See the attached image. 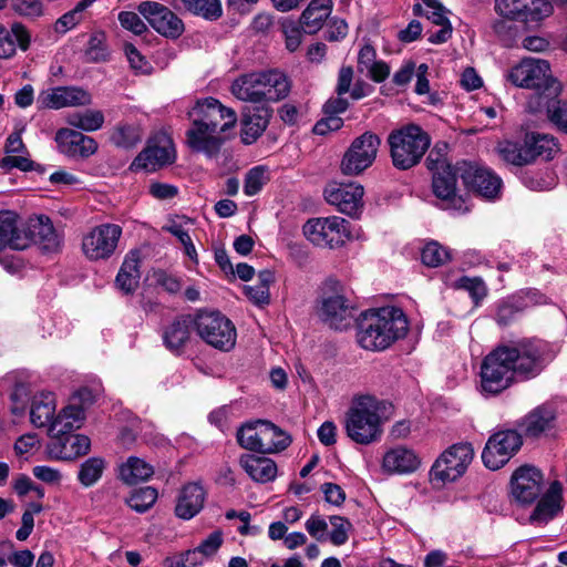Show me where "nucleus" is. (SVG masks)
<instances>
[{
	"instance_id": "obj_1",
	"label": "nucleus",
	"mask_w": 567,
	"mask_h": 567,
	"mask_svg": "<svg viewBox=\"0 0 567 567\" xmlns=\"http://www.w3.org/2000/svg\"><path fill=\"white\" fill-rule=\"evenodd\" d=\"M55 394L42 391L38 398V427H45L51 439L47 446L50 457L74 460L85 455L91 447L86 435L72 434L82 426L85 413L80 405H68L55 415Z\"/></svg>"
},
{
	"instance_id": "obj_2",
	"label": "nucleus",
	"mask_w": 567,
	"mask_h": 567,
	"mask_svg": "<svg viewBox=\"0 0 567 567\" xmlns=\"http://www.w3.org/2000/svg\"><path fill=\"white\" fill-rule=\"evenodd\" d=\"M187 118L192 123L186 131L187 145L192 151L204 153L209 158L218 155L226 140L221 134H226L237 124L236 112L215 97L197 100L187 111Z\"/></svg>"
},
{
	"instance_id": "obj_3",
	"label": "nucleus",
	"mask_w": 567,
	"mask_h": 567,
	"mask_svg": "<svg viewBox=\"0 0 567 567\" xmlns=\"http://www.w3.org/2000/svg\"><path fill=\"white\" fill-rule=\"evenodd\" d=\"M409 322L400 308L386 307L363 315L358 327V342L367 350L381 351L403 338Z\"/></svg>"
},
{
	"instance_id": "obj_4",
	"label": "nucleus",
	"mask_w": 567,
	"mask_h": 567,
	"mask_svg": "<svg viewBox=\"0 0 567 567\" xmlns=\"http://www.w3.org/2000/svg\"><path fill=\"white\" fill-rule=\"evenodd\" d=\"M507 79L516 86L533 90L527 99L530 112H538L560 93V84L551 76L549 63L545 60L523 59L511 69Z\"/></svg>"
},
{
	"instance_id": "obj_5",
	"label": "nucleus",
	"mask_w": 567,
	"mask_h": 567,
	"mask_svg": "<svg viewBox=\"0 0 567 567\" xmlns=\"http://www.w3.org/2000/svg\"><path fill=\"white\" fill-rule=\"evenodd\" d=\"M290 90L291 81L277 69L243 74L230 87L233 95L238 100L261 105L286 99Z\"/></svg>"
},
{
	"instance_id": "obj_6",
	"label": "nucleus",
	"mask_w": 567,
	"mask_h": 567,
	"mask_svg": "<svg viewBox=\"0 0 567 567\" xmlns=\"http://www.w3.org/2000/svg\"><path fill=\"white\" fill-rule=\"evenodd\" d=\"M385 402L372 395L355 398L346 415L348 436L358 444L368 445L382 434V412Z\"/></svg>"
},
{
	"instance_id": "obj_7",
	"label": "nucleus",
	"mask_w": 567,
	"mask_h": 567,
	"mask_svg": "<svg viewBox=\"0 0 567 567\" xmlns=\"http://www.w3.org/2000/svg\"><path fill=\"white\" fill-rule=\"evenodd\" d=\"M393 166L410 169L417 165L430 147V135L419 125L409 124L392 131L388 136Z\"/></svg>"
},
{
	"instance_id": "obj_8",
	"label": "nucleus",
	"mask_w": 567,
	"mask_h": 567,
	"mask_svg": "<svg viewBox=\"0 0 567 567\" xmlns=\"http://www.w3.org/2000/svg\"><path fill=\"white\" fill-rule=\"evenodd\" d=\"M426 167L432 172L434 195L442 200L445 209L466 212L465 202L456 194V181L460 177L457 164L452 166L440 152L432 150L426 157Z\"/></svg>"
},
{
	"instance_id": "obj_9",
	"label": "nucleus",
	"mask_w": 567,
	"mask_h": 567,
	"mask_svg": "<svg viewBox=\"0 0 567 567\" xmlns=\"http://www.w3.org/2000/svg\"><path fill=\"white\" fill-rule=\"evenodd\" d=\"M506 353L515 374L523 379L538 375L554 358L549 346L540 340H524L514 347H506Z\"/></svg>"
},
{
	"instance_id": "obj_10",
	"label": "nucleus",
	"mask_w": 567,
	"mask_h": 567,
	"mask_svg": "<svg viewBox=\"0 0 567 567\" xmlns=\"http://www.w3.org/2000/svg\"><path fill=\"white\" fill-rule=\"evenodd\" d=\"M514 368L506 353V346L489 352L481 364V389L486 394H498L511 386L515 378Z\"/></svg>"
},
{
	"instance_id": "obj_11",
	"label": "nucleus",
	"mask_w": 567,
	"mask_h": 567,
	"mask_svg": "<svg viewBox=\"0 0 567 567\" xmlns=\"http://www.w3.org/2000/svg\"><path fill=\"white\" fill-rule=\"evenodd\" d=\"M196 331L209 346L229 351L236 344V328L234 323L218 311L199 312L196 317Z\"/></svg>"
},
{
	"instance_id": "obj_12",
	"label": "nucleus",
	"mask_w": 567,
	"mask_h": 567,
	"mask_svg": "<svg viewBox=\"0 0 567 567\" xmlns=\"http://www.w3.org/2000/svg\"><path fill=\"white\" fill-rule=\"evenodd\" d=\"M123 229L113 223L100 224L91 228L82 238L81 249L90 261L110 259L116 251Z\"/></svg>"
},
{
	"instance_id": "obj_13",
	"label": "nucleus",
	"mask_w": 567,
	"mask_h": 567,
	"mask_svg": "<svg viewBox=\"0 0 567 567\" xmlns=\"http://www.w3.org/2000/svg\"><path fill=\"white\" fill-rule=\"evenodd\" d=\"M380 144V137L372 132L354 138L342 157L341 172L349 176L361 174L375 161Z\"/></svg>"
},
{
	"instance_id": "obj_14",
	"label": "nucleus",
	"mask_w": 567,
	"mask_h": 567,
	"mask_svg": "<svg viewBox=\"0 0 567 567\" xmlns=\"http://www.w3.org/2000/svg\"><path fill=\"white\" fill-rule=\"evenodd\" d=\"M494 9L503 19L524 24L539 23L554 12L547 0H495Z\"/></svg>"
},
{
	"instance_id": "obj_15",
	"label": "nucleus",
	"mask_w": 567,
	"mask_h": 567,
	"mask_svg": "<svg viewBox=\"0 0 567 567\" xmlns=\"http://www.w3.org/2000/svg\"><path fill=\"white\" fill-rule=\"evenodd\" d=\"M349 223L338 216L315 218L303 226L305 236L319 247H339L349 237Z\"/></svg>"
},
{
	"instance_id": "obj_16",
	"label": "nucleus",
	"mask_w": 567,
	"mask_h": 567,
	"mask_svg": "<svg viewBox=\"0 0 567 567\" xmlns=\"http://www.w3.org/2000/svg\"><path fill=\"white\" fill-rule=\"evenodd\" d=\"M474 456L471 444L461 443L446 450L431 468L433 480L442 483L454 482L461 477Z\"/></svg>"
},
{
	"instance_id": "obj_17",
	"label": "nucleus",
	"mask_w": 567,
	"mask_h": 567,
	"mask_svg": "<svg viewBox=\"0 0 567 567\" xmlns=\"http://www.w3.org/2000/svg\"><path fill=\"white\" fill-rule=\"evenodd\" d=\"M522 436L514 430L494 433L486 442L482 453L484 465L493 471L503 467L520 449Z\"/></svg>"
},
{
	"instance_id": "obj_18",
	"label": "nucleus",
	"mask_w": 567,
	"mask_h": 567,
	"mask_svg": "<svg viewBox=\"0 0 567 567\" xmlns=\"http://www.w3.org/2000/svg\"><path fill=\"white\" fill-rule=\"evenodd\" d=\"M460 178L477 195L493 199L501 192L502 179L491 169L470 162L457 163Z\"/></svg>"
},
{
	"instance_id": "obj_19",
	"label": "nucleus",
	"mask_w": 567,
	"mask_h": 567,
	"mask_svg": "<svg viewBox=\"0 0 567 567\" xmlns=\"http://www.w3.org/2000/svg\"><path fill=\"white\" fill-rule=\"evenodd\" d=\"M176 152L169 135L159 132L133 161L131 167L154 172L175 162Z\"/></svg>"
},
{
	"instance_id": "obj_20",
	"label": "nucleus",
	"mask_w": 567,
	"mask_h": 567,
	"mask_svg": "<svg viewBox=\"0 0 567 567\" xmlns=\"http://www.w3.org/2000/svg\"><path fill=\"white\" fill-rule=\"evenodd\" d=\"M138 12L162 35L177 39L184 32L183 21L167 7L155 1H143Z\"/></svg>"
},
{
	"instance_id": "obj_21",
	"label": "nucleus",
	"mask_w": 567,
	"mask_h": 567,
	"mask_svg": "<svg viewBox=\"0 0 567 567\" xmlns=\"http://www.w3.org/2000/svg\"><path fill=\"white\" fill-rule=\"evenodd\" d=\"M364 190L360 184L331 183L324 188L327 202L350 217H358L363 207Z\"/></svg>"
},
{
	"instance_id": "obj_22",
	"label": "nucleus",
	"mask_w": 567,
	"mask_h": 567,
	"mask_svg": "<svg viewBox=\"0 0 567 567\" xmlns=\"http://www.w3.org/2000/svg\"><path fill=\"white\" fill-rule=\"evenodd\" d=\"M196 320L192 315H181L166 324L162 332L164 347L175 355H182L192 341Z\"/></svg>"
},
{
	"instance_id": "obj_23",
	"label": "nucleus",
	"mask_w": 567,
	"mask_h": 567,
	"mask_svg": "<svg viewBox=\"0 0 567 567\" xmlns=\"http://www.w3.org/2000/svg\"><path fill=\"white\" fill-rule=\"evenodd\" d=\"M542 483V473L536 467L524 465L512 476V494L519 503H533L540 494Z\"/></svg>"
},
{
	"instance_id": "obj_24",
	"label": "nucleus",
	"mask_w": 567,
	"mask_h": 567,
	"mask_svg": "<svg viewBox=\"0 0 567 567\" xmlns=\"http://www.w3.org/2000/svg\"><path fill=\"white\" fill-rule=\"evenodd\" d=\"M63 245V228L55 226L49 216L38 215V258H54L62 251Z\"/></svg>"
},
{
	"instance_id": "obj_25",
	"label": "nucleus",
	"mask_w": 567,
	"mask_h": 567,
	"mask_svg": "<svg viewBox=\"0 0 567 567\" xmlns=\"http://www.w3.org/2000/svg\"><path fill=\"white\" fill-rule=\"evenodd\" d=\"M19 217L11 210L0 212V251L6 248L22 250L29 247L33 237L31 233L18 227Z\"/></svg>"
},
{
	"instance_id": "obj_26",
	"label": "nucleus",
	"mask_w": 567,
	"mask_h": 567,
	"mask_svg": "<svg viewBox=\"0 0 567 567\" xmlns=\"http://www.w3.org/2000/svg\"><path fill=\"white\" fill-rule=\"evenodd\" d=\"M55 141L60 151L71 157H89L97 150L94 138L70 128L59 130Z\"/></svg>"
},
{
	"instance_id": "obj_27",
	"label": "nucleus",
	"mask_w": 567,
	"mask_h": 567,
	"mask_svg": "<svg viewBox=\"0 0 567 567\" xmlns=\"http://www.w3.org/2000/svg\"><path fill=\"white\" fill-rule=\"evenodd\" d=\"M23 128L13 132L7 138L4 146L6 156L0 158V167L6 171L18 168L22 172H30L33 169V161L21 138Z\"/></svg>"
},
{
	"instance_id": "obj_28",
	"label": "nucleus",
	"mask_w": 567,
	"mask_h": 567,
	"mask_svg": "<svg viewBox=\"0 0 567 567\" xmlns=\"http://www.w3.org/2000/svg\"><path fill=\"white\" fill-rule=\"evenodd\" d=\"M272 110L262 104L260 106H246L243 110L241 140L245 144L254 143L267 128Z\"/></svg>"
},
{
	"instance_id": "obj_29",
	"label": "nucleus",
	"mask_w": 567,
	"mask_h": 567,
	"mask_svg": "<svg viewBox=\"0 0 567 567\" xmlns=\"http://www.w3.org/2000/svg\"><path fill=\"white\" fill-rule=\"evenodd\" d=\"M42 102L47 107L59 110L69 106H84L92 103L91 94L76 86H59L43 93Z\"/></svg>"
},
{
	"instance_id": "obj_30",
	"label": "nucleus",
	"mask_w": 567,
	"mask_h": 567,
	"mask_svg": "<svg viewBox=\"0 0 567 567\" xmlns=\"http://www.w3.org/2000/svg\"><path fill=\"white\" fill-rule=\"evenodd\" d=\"M563 509V484L554 481L547 492L537 503L529 520L533 524H547L556 517Z\"/></svg>"
},
{
	"instance_id": "obj_31",
	"label": "nucleus",
	"mask_w": 567,
	"mask_h": 567,
	"mask_svg": "<svg viewBox=\"0 0 567 567\" xmlns=\"http://www.w3.org/2000/svg\"><path fill=\"white\" fill-rule=\"evenodd\" d=\"M320 317L333 329L341 330L347 327L351 313L346 298L338 292L324 293L321 301Z\"/></svg>"
},
{
	"instance_id": "obj_32",
	"label": "nucleus",
	"mask_w": 567,
	"mask_h": 567,
	"mask_svg": "<svg viewBox=\"0 0 567 567\" xmlns=\"http://www.w3.org/2000/svg\"><path fill=\"white\" fill-rule=\"evenodd\" d=\"M206 493L198 483H188L183 486L177 497L175 514L182 519H190L203 508Z\"/></svg>"
},
{
	"instance_id": "obj_33",
	"label": "nucleus",
	"mask_w": 567,
	"mask_h": 567,
	"mask_svg": "<svg viewBox=\"0 0 567 567\" xmlns=\"http://www.w3.org/2000/svg\"><path fill=\"white\" fill-rule=\"evenodd\" d=\"M556 414L550 405H539L522 421V431L528 437H538L554 427Z\"/></svg>"
},
{
	"instance_id": "obj_34",
	"label": "nucleus",
	"mask_w": 567,
	"mask_h": 567,
	"mask_svg": "<svg viewBox=\"0 0 567 567\" xmlns=\"http://www.w3.org/2000/svg\"><path fill=\"white\" fill-rule=\"evenodd\" d=\"M332 6V0H311L299 19L303 32L317 33L331 14Z\"/></svg>"
},
{
	"instance_id": "obj_35",
	"label": "nucleus",
	"mask_w": 567,
	"mask_h": 567,
	"mask_svg": "<svg viewBox=\"0 0 567 567\" xmlns=\"http://www.w3.org/2000/svg\"><path fill=\"white\" fill-rule=\"evenodd\" d=\"M239 464L250 478L257 483H268L277 476V465L268 457L245 454L241 455Z\"/></svg>"
},
{
	"instance_id": "obj_36",
	"label": "nucleus",
	"mask_w": 567,
	"mask_h": 567,
	"mask_svg": "<svg viewBox=\"0 0 567 567\" xmlns=\"http://www.w3.org/2000/svg\"><path fill=\"white\" fill-rule=\"evenodd\" d=\"M17 44L27 50L30 44V33L21 23H13L11 33L0 25V59L11 58L16 53Z\"/></svg>"
},
{
	"instance_id": "obj_37",
	"label": "nucleus",
	"mask_w": 567,
	"mask_h": 567,
	"mask_svg": "<svg viewBox=\"0 0 567 567\" xmlns=\"http://www.w3.org/2000/svg\"><path fill=\"white\" fill-rule=\"evenodd\" d=\"M524 141L527 154L532 156V162L537 157H542L546 161L551 159L559 151L556 138L548 134L537 132L526 133Z\"/></svg>"
},
{
	"instance_id": "obj_38",
	"label": "nucleus",
	"mask_w": 567,
	"mask_h": 567,
	"mask_svg": "<svg viewBox=\"0 0 567 567\" xmlns=\"http://www.w3.org/2000/svg\"><path fill=\"white\" fill-rule=\"evenodd\" d=\"M420 465L417 456L404 447L393 449L383 457V468L389 473H411Z\"/></svg>"
},
{
	"instance_id": "obj_39",
	"label": "nucleus",
	"mask_w": 567,
	"mask_h": 567,
	"mask_svg": "<svg viewBox=\"0 0 567 567\" xmlns=\"http://www.w3.org/2000/svg\"><path fill=\"white\" fill-rule=\"evenodd\" d=\"M140 252L136 250L130 251L117 272L115 284L125 293H132L138 287L140 280Z\"/></svg>"
},
{
	"instance_id": "obj_40",
	"label": "nucleus",
	"mask_w": 567,
	"mask_h": 567,
	"mask_svg": "<svg viewBox=\"0 0 567 567\" xmlns=\"http://www.w3.org/2000/svg\"><path fill=\"white\" fill-rule=\"evenodd\" d=\"M153 474V466L136 456L128 457L120 467V477L127 485L147 481Z\"/></svg>"
},
{
	"instance_id": "obj_41",
	"label": "nucleus",
	"mask_w": 567,
	"mask_h": 567,
	"mask_svg": "<svg viewBox=\"0 0 567 567\" xmlns=\"http://www.w3.org/2000/svg\"><path fill=\"white\" fill-rule=\"evenodd\" d=\"M262 441L261 453H276L289 446L291 437L269 421L262 420Z\"/></svg>"
},
{
	"instance_id": "obj_42",
	"label": "nucleus",
	"mask_w": 567,
	"mask_h": 567,
	"mask_svg": "<svg viewBox=\"0 0 567 567\" xmlns=\"http://www.w3.org/2000/svg\"><path fill=\"white\" fill-rule=\"evenodd\" d=\"M10 411L16 417L25 415L29 409L31 423L35 422L34 404L32 402L31 386L24 383H17L10 394Z\"/></svg>"
},
{
	"instance_id": "obj_43",
	"label": "nucleus",
	"mask_w": 567,
	"mask_h": 567,
	"mask_svg": "<svg viewBox=\"0 0 567 567\" xmlns=\"http://www.w3.org/2000/svg\"><path fill=\"white\" fill-rule=\"evenodd\" d=\"M275 281V274L269 269L258 272L256 285L245 286V295L257 306H265L270 302V285Z\"/></svg>"
},
{
	"instance_id": "obj_44",
	"label": "nucleus",
	"mask_w": 567,
	"mask_h": 567,
	"mask_svg": "<svg viewBox=\"0 0 567 567\" xmlns=\"http://www.w3.org/2000/svg\"><path fill=\"white\" fill-rule=\"evenodd\" d=\"M184 8L194 16L216 21L223 16L220 0H181Z\"/></svg>"
},
{
	"instance_id": "obj_45",
	"label": "nucleus",
	"mask_w": 567,
	"mask_h": 567,
	"mask_svg": "<svg viewBox=\"0 0 567 567\" xmlns=\"http://www.w3.org/2000/svg\"><path fill=\"white\" fill-rule=\"evenodd\" d=\"M497 153L506 163L524 166L532 163V156L527 154L525 141L523 144L504 141L497 145Z\"/></svg>"
},
{
	"instance_id": "obj_46",
	"label": "nucleus",
	"mask_w": 567,
	"mask_h": 567,
	"mask_svg": "<svg viewBox=\"0 0 567 567\" xmlns=\"http://www.w3.org/2000/svg\"><path fill=\"white\" fill-rule=\"evenodd\" d=\"M262 420L244 424L237 432L239 445L246 450L261 453Z\"/></svg>"
},
{
	"instance_id": "obj_47",
	"label": "nucleus",
	"mask_w": 567,
	"mask_h": 567,
	"mask_svg": "<svg viewBox=\"0 0 567 567\" xmlns=\"http://www.w3.org/2000/svg\"><path fill=\"white\" fill-rule=\"evenodd\" d=\"M110 54L105 33L102 31L93 32L84 50L85 60L91 63L106 62L110 60Z\"/></svg>"
},
{
	"instance_id": "obj_48",
	"label": "nucleus",
	"mask_w": 567,
	"mask_h": 567,
	"mask_svg": "<svg viewBox=\"0 0 567 567\" xmlns=\"http://www.w3.org/2000/svg\"><path fill=\"white\" fill-rule=\"evenodd\" d=\"M68 123L85 132H93L101 128L104 124V114L99 110H85L84 112H74L68 116Z\"/></svg>"
},
{
	"instance_id": "obj_49",
	"label": "nucleus",
	"mask_w": 567,
	"mask_h": 567,
	"mask_svg": "<svg viewBox=\"0 0 567 567\" xmlns=\"http://www.w3.org/2000/svg\"><path fill=\"white\" fill-rule=\"evenodd\" d=\"M111 142L122 148H132L142 141V132L138 125L118 124L111 133Z\"/></svg>"
},
{
	"instance_id": "obj_50",
	"label": "nucleus",
	"mask_w": 567,
	"mask_h": 567,
	"mask_svg": "<svg viewBox=\"0 0 567 567\" xmlns=\"http://www.w3.org/2000/svg\"><path fill=\"white\" fill-rule=\"evenodd\" d=\"M157 499V491L154 487L145 486L134 489L126 499L127 505L137 513L148 511Z\"/></svg>"
},
{
	"instance_id": "obj_51",
	"label": "nucleus",
	"mask_w": 567,
	"mask_h": 567,
	"mask_svg": "<svg viewBox=\"0 0 567 567\" xmlns=\"http://www.w3.org/2000/svg\"><path fill=\"white\" fill-rule=\"evenodd\" d=\"M422 262L427 267H440L451 260V251L436 241L425 245L421 254Z\"/></svg>"
},
{
	"instance_id": "obj_52",
	"label": "nucleus",
	"mask_w": 567,
	"mask_h": 567,
	"mask_svg": "<svg viewBox=\"0 0 567 567\" xmlns=\"http://www.w3.org/2000/svg\"><path fill=\"white\" fill-rule=\"evenodd\" d=\"M104 461L100 457L86 460L79 472V480L85 486L93 485L102 475Z\"/></svg>"
},
{
	"instance_id": "obj_53",
	"label": "nucleus",
	"mask_w": 567,
	"mask_h": 567,
	"mask_svg": "<svg viewBox=\"0 0 567 567\" xmlns=\"http://www.w3.org/2000/svg\"><path fill=\"white\" fill-rule=\"evenodd\" d=\"M267 181V169L264 166L252 167L245 176L244 193L247 196L256 195L261 190Z\"/></svg>"
},
{
	"instance_id": "obj_54",
	"label": "nucleus",
	"mask_w": 567,
	"mask_h": 567,
	"mask_svg": "<svg viewBox=\"0 0 567 567\" xmlns=\"http://www.w3.org/2000/svg\"><path fill=\"white\" fill-rule=\"evenodd\" d=\"M546 107L549 121L557 126L558 130L567 134V101H549Z\"/></svg>"
},
{
	"instance_id": "obj_55",
	"label": "nucleus",
	"mask_w": 567,
	"mask_h": 567,
	"mask_svg": "<svg viewBox=\"0 0 567 567\" xmlns=\"http://www.w3.org/2000/svg\"><path fill=\"white\" fill-rule=\"evenodd\" d=\"M330 524L332 530L329 534L330 542L336 546H341L348 542L349 532L352 528V524L342 516H330Z\"/></svg>"
},
{
	"instance_id": "obj_56",
	"label": "nucleus",
	"mask_w": 567,
	"mask_h": 567,
	"mask_svg": "<svg viewBox=\"0 0 567 567\" xmlns=\"http://www.w3.org/2000/svg\"><path fill=\"white\" fill-rule=\"evenodd\" d=\"M282 33L285 35L286 48L290 52H295L302 40V27L299 22L291 19H285L281 23Z\"/></svg>"
},
{
	"instance_id": "obj_57",
	"label": "nucleus",
	"mask_w": 567,
	"mask_h": 567,
	"mask_svg": "<svg viewBox=\"0 0 567 567\" xmlns=\"http://www.w3.org/2000/svg\"><path fill=\"white\" fill-rule=\"evenodd\" d=\"M163 564L165 567H198L203 565V559L195 549H188L176 556L166 557Z\"/></svg>"
},
{
	"instance_id": "obj_58",
	"label": "nucleus",
	"mask_w": 567,
	"mask_h": 567,
	"mask_svg": "<svg viewBox=\"0 0 567 567\" xmlns=\"http://www.w3.org/2000/svg\"><path fill=\"white\" fill-rule=\"evenodd\" d=\"M8 549L9 553V564L13 567H31L34 560V555L31 550H13V544L9 540H3L0 543V549Z\"/></svg>"
},
{
	"instance_id": "obj_59",
	"label": "nucleus",
	"mask_w": 567,
	"mask_h": 567,
	"mask_svg": "<svg viewBox=\"0 0 567 567\" xmlns=\"http://www.w3.org/2000/svg\"><path fill=\"white\" fill-rule=\"evenodd\" d=\"M223 533L221 530H215L208 535L195 549L198 557H212L214 556L220 546L223 545Z\"/></svg>"
},
{
	"instance_id": "obj_60",
	"label": "nucleus",
	"mask_w": 567,
	"mask_h": 567,
	"mask_svg": "<svg viewBox=\"0 0 567 567\" xmlns=\"http://www.w3.org/2000/svg\"><path fill=\"white\" fill-rule=\"evenodd\" d=\"M306 530L318 542L329 538L328 523L318 514H312L305 523Z\"/></svg>"
},
{
	"instance_id": "obj_61",
	"label": "nucleus",
	"mask_w": 567,
	"mask_h": 567,
	"mask_svg": "<svg viewBox=\"0 0 567 567\" xmlns=\"http://www.w3.org/2000/svg\"><path fill=\"white\" fill-rule=\"evenodd\" d=\"M460 288L466 290L475 305L486 297L487 288L484 281L480 278L464 277L460 280Z\"/></svg>"
},
{
	"instance_id": "obj_62",
	"label": "nucleus",
	"mask_w": 567,
	"mask_h": 567,
	"mask_svg": "<svg viewBox=\"0 0 567 567\" xmlns=\"http://www.w3.org/2000/svg\"><path fill=\"white\" fill-rule=\"evenodd\" d=\"M118 21L124 29L132 31L137 35L144 33L147 29L140 16L132 11L121 12L118 14Z\"/></svg>"
},
{
	"instance_id": "obj_63",
	"label": "nucleus",
	"mask_w": 567,
	"mask_h": 567,
	"mask_svg": "<svg viewBox=\"0 0 567 567\" xmlns=\"http://www.w3.org/2000/svg\"><path fill=\"white\" fill-rule=\"evenodd\" d=\"M154 282L162 287L165 291L169 293H177L182 289L181 280L171 274H167L164 270H155L153 272Z\"/></svg>"
},
{
	"instance_id": "obj_64",
	"label": "nucleus",
	"mask_w": 567,
	"mask_h": 567,
	"mask_svg": "<svg viewBox=\"0 0 567 567\" xmlns=\"http://www.w3.org/2000/svg\"><path fill=\"white\" fill-rule=\"evenodd\" d=\"M348 34V24L344 20L333 18L324 31V39L334 42L340 41Z\"/></svg>"
}]
</instances>
